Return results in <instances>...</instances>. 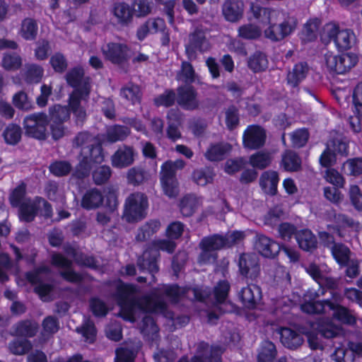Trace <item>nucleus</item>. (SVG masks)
<instances>
[{"instance_id": "nucleus-1", "label": "nucleus", "mask_w": 362, "mask_h": 362, "mask_svg": "<svg viewBox=\"0 0 362 362\" xmlns=\"http://www.w3.org/2000/svg\"><path fill=\"white\" fill-rule=\"evenodd\" d=\"M137 293L136 286L117 282L116 299L120 307L119 314L125 320L130 322H134L142 317L141 332L152 340L157 338L158 328L151 315L160 313L167 318L173 319V313L167 310L164 298L176 303L184 297L200 301L205 300L208 297V292L205 290L197 288H181L175 285H163L155 290L151 296L141 299L137 298Z\"/></svg>"}, {"instance_id": "nucleus-2", "label": "nucleus", "mask_w": 362, "mask_h": 362, "mask_svg": "<svg viewBox=\"0 0 362 362\" xmlns=\"http://www.w3.org/2000/svg\"><path fill=\"white\" fill-rule=\"evenodd\" d=\"M332 294L334 303L329 300H315L317 294L312 291H308L304 295L303 300L300 295L294 293L292 294L291 298L283 297L276 301L274 314L280 317V313L285 314L288 313L291 305H300L301 310L304 313L315 314L332 311L333 317L339 322L347 325L354 324L356 322L355 315L346 308L338 304L341 298L339 296L333 293Z\"/></svg>"}, {"instance_id": "nucleus-3", "label": "nucleus", "mask_w": 362, "mask_h": 362, "mask_svg": "<svg viewBox=\"0 0 362 362\" xmlns=\"http://www.w3.org/2000/svg\"><path fill=\"white\" fill-rule=\"evenodd\" d=\"M254 18L261 23L264 28L265 37L272 41H280L296 29V20L283 11L251 5Z\"/></svg>"}, {"instance_id": "nucleus-4", "label": "nucleus", "mask_w": 362, "mask_h": 362, "mask_svg": "<svg viewBox=\"0 0 362 362\" xmlns=\"http://www.w3.org/2000/svg\"><path fill=\"white\" fill-rule=\"evenodd\" d=\"M74 144L81 148V158L73 176L83 178L89 175L90 170L94 164H100L104 160V154L101 146L86 132L79 133L76 136Z\"/></svg>"}, {"instance_id": "nucleus-5", "label": "nucleus", "mask_w": 362, "mask_h": 362, "mask_svg": "<svg viewBox=\"0 0 362 362\" xmlns=\"http://www.w3.org/2000/svg\"><path fill=\"white\" fill-rule=\"evenodd\" d=\"M184 230L182 223L176 221L170 224L166 230V235L170 240H158L152 243V246L144 251L142 257L139 258L138 264L141 269L147 270L151 274L157 272L156 259L158 251L163 250L171 253L175 248V244L172 240L179 238Z\"/></svg>"}, {"instance_id": "nucleus-6", "label": "nucleus", "mask_w": 362, "mask_h": 362, "mask_svg": "<svg viewBox=\"0 0 362 362\" xmlns=\"http://www.w3.org/2000/svg\"><path fill=\"white\" fill-rule=\"evenodd\" d=\"M25 185L21 183L16 187L10 196V202L13 206H19V218L27 222L34 219L37 213L45 217L52 215L51 206L43 199L36 197L30 199L25 197Z\"/></svg>"}, {"instance_id": "nucleus-7", "label": "nucleus", "mask_w": 362, "mask_h": 362, "mask_svg": "<svg viewBox=\"0 0 362 362\" xmlns=\"http://www.w3.org/2000/svg\"><path fill=\"white\" fill-rule=\"evenodd\" d=\"M83 75V69L78 67L73 69L66 74L68 83L76 88L69 97V105L77 122L86 118V112L81 103L86 100L90 88L88 81L82 80Z\"/></svg>"}, {"instance_id": "nucleus-8", "label": "nucleus", "mask_w": 362, "mask_h": 362, "mask_svg": "<svg viewBox=\"0 0 362 362\" xmlns=\"http://www.w3.org/2000/svg\"><path fill=\"white\" fill-rule=\"evenodd\" d=\"M245 236V232L233 231L228 233L226 237L214 235L204 238L200 243L202 252L198 259L199 263L206 264L214 262L216 258V250L238 243Z\"/></svg>"}, {"instance_id": "nucleus-9", "label": "nucleus", "mask_w": 362, "mask_h": 362, "mask_svg": "<svg viewBox=\"0 0 362 362\" xmlns=\"http://www.w3.org/2000/svg\"><path fill=\"white\" fill-rule=\"evenodd\" d=\"M303 333L306 336L310 349H322L323 344L318 333L325 338H333L342 333L340 325L334 324L329 318H320L309 325V329L303 328Z\"/></svg>"}, {"instance_id": "nucleus-10", "label": "nucleus", "mask_w": 362, "mask_h": 362, "mask_svg": "<svg viewBox=\"0 0 362 362\" xmlns=\"http://www.w3.org/2000/svg\"><path fill=\"white\" fill-rule=\"evenodd\" d=\"M185 165L182 160H177L175 162L166 161L161 166L160 184L164 194L170 198L175 197L179 192L175 173L183 168Z\"/></svg>"}, {"instance_id": "nucleus-11", "label": "nucleus", "mask_w": 362, "mask_h": 362, "mask_svg": "<svg viewBox=\"0 0 362 362\" xmlns=\"http://www.w3.org/2000/svg\"><path fill=\"white\" fill-rule=\"evenodd\" d=\"M321 37L324 41L333 40L339 49H348L356 42V36L352 30H339L338 25L333 23H329L324 26Z\"/></svg>"}, {"instance_id": "nucleus-12", "label": "nucleus", "mask_w": 362, "mask_h": 362, "mask_svg": "<svg viewBox=\"0 0 362 362\" xmlns=\"http://www.w3.org/2000/svg\"><path fill=\"white\" fill-rule=\"evenodd\" d=\"M148 200L141 193L131 194L126 200L124 218L128 222L144 218L147 214Z\"/></svg>"}, {"instance_id": "nucleus-13", "label": "nucleus", "mask_w": 362, "mask_h": 362, "mask_svg": "<svg viewBox=\"0 0 362 362\" xmlns=\"http://www.w3.org/2000/svg\"><path fill=\"white\" fill-rule=\"evenodd\" d=\"M48 122L47 115L42 112L28 115L23 121L25 134L37 139H45Z\"/></svg>"}, {"instance_id": "nucleus-14", "label": "nucleus", "mask_w": 362, "mask_h": 362, "mask_svg": "<svg viewBox=\"0 0 362 362\" xmlns=\"http://www.w3.org/2000/svg\"><path fill=\"white\" fill-rule=\"evenodd\" d=\"M49 276V270L42 267L33 272L27 274V279L35 286V291L43 301H49L52 298V288L49 284L44 282Z\"/></svg>"}, {"instance_id": "nucleus-15", "label": "nucleus", "mask_w": 362, "mask_h": 362, "mask_svg": "<svg viewBox=\"0 0 362 362\" xmlns=\"http://www.w3.org/2000/svg\"><path fill=\"white\" fill-rule=\"evenodd\" d=\"M222 353L223 349L219 346H209L205 342H200L191 361H189L187 357H183L178 362H221Z\"/></svg>"}, {"instance_id": "nucleus-16", "label": "nucleus", "mask_w": 362, "mask_h": 362, "mask_svg": "<svg viewBox=\"0 0 362 362\" xmlns=\"http://www.w3.org/2000/svg\"><path fill=\"white\" fill-rule=\"evenodd\" d=\"M347 154V143L341 139L337 138L327 144V148L322 153L320 162L322 166L327 168L335 163L337 155L346 156Z\"/></svg>"}, {"instance_id": "nucleus-17", "label": "nucleus", "mask_w": 362, "mask_h": 362, "mask_svg": "<svg viewBox=\"0 0 362 362\" xmlns=\"http://www.w3.org/2000/svg\"><path fill=\"white\" fill-rule=\"evenodd\" d=\"M320 241L327 247H329L333 257L336 262L341 266L346 264L350 259V250L343 244L334 243V238L327 232H320L319 233Z\"/></svg>"}, {"instance_id": "nucleus-18", "label": "nucleus", "mask_w": 362, "mask_h": 362, "mask_svg": "<svg viewBox=\"0 0 362 362\" xmlns=\"http://www.w3.org/2000/svg\"><path fill=\"white\" fill-rule=\"evenodd\" d=\"M165 23L163 19L160 18H149L145 23L141 25L137 30V37L143 40L148 35L161 33L165 34L162 38L163 45H168L170 42L169 36L165 31Z\"/></svg>"}, {"instance_id": "nucleus-19", "label": "nucleus", "mask_w": 362, "mask_h": 362, "mask_svg": "<svg viewBox=\"0 0 362 362\" xmlns=\"http://www.w3.org/2000/svg\"><path fill=\"white\" fill-rule=\"evenodd\" d=\"M211 47V44L206 36V33L197 28L190 35L189 45L186 47V53L189 59L196 58L194 50L205 52Z\"/></svg>"}, {"instance_id": "nucleus-20", "label": "nucleus", "mask_w": 362, "mask_h": 362, "mask_svg": "<svg viewBox=\"0 0 362 362\" xmlns=\"http://www.w3.org/2000/svg\"><path fill=\"white\" fill-rule=\"evenodd\" d=\"M305 271L319 284L320 286H325L329 288H336L337 282L335 279L329 277L327 274L329 269L327 265L310 264L305 267Z\"/></svg>"}, {"instance_id": "nucleus-21", "label": "nucleus", "mask_w": 362, "mask_h": 362, "mask_svg": "<svg viewBox=\"0 0 362 362\" xmlns=\"http://www.w3.org/2000/svg\"><path fill=\"white\" fill-rule=\"evenodd\" d=\"M230 284L227 281H221L214 291L215 306L221 313H230L234 310V306L230 302L226 301Z\"/></svg>"}, {"instance_id": "nucleus-22", "label": "nucleus", "mask_w": 362, "mask_h": 362, "mask_svg": "<svg viewBox=\"0 0 362 362\" xmlns=\"http://www.w3.org/2000/svg\"><path fill=\"white\" fill-rule=\"evenodd\" d=\"M265 139V132L261 127L251 125L244 132L243 144L245 148L256 149L264 145Z\"/></svg>"}, {"instance_id": "nucleus-23", "label": "nucleus", "mask_w": 362, "mask_h": 362, "mask_svg": "<svg viewBox=\"0 0 362 362\" xmlns=\"http://www.w3.org/2000/svg\"><path fill=\"white\" fill-rule=\"evenodd\" d=\"M355 115L349 119L350 126L355 132L362 129V82L355 87L353 93Z\"/></svg>"}, {"instance_id": "nucleus-24", "label": "nucleus", "mask_w": 362, "mask_h": 362, "mask_svg": "<svg viewBox=\"0 0 362 362\" xmlns=\"http://www.w3.org/2000/svg\"><path fill=\"white\" fill-rule=\"evenodd\" d=\"M356 356H362V343L349 342L347 347L336 349L332 358L335 362H354Z\"/></svg>"}, {"instance_id": "nucleus-25", "label": "nucleus", "mask_w": 362, "mask_h": 362, "mask_svg": "<svg viewBox=\"0 0 362 362\" xmlns=\"http://www.w3.org/2000/svg\"><path fill=\"white\" fill-rule=\"evenodd\" d=\"M103 56L114 64L123 62L127 56V47L121 43L110 42L101 48Z\"/></svg>"}, {"instance_id": "nucleus-26", "label": "nucleus", "mask_w": 362, "mask_h": 362, "mask_svg": "<svg viewBox=\"0 0 362 362\" xmlns=\"http://www.w3.org/2000/svg\"><path fill=\"white\" fill-rule=\"evenodd\" d=\"M244 3L242 0H226L222 6V13L229 22H237L243 16Z\"/></svg>"}, {"instance_id": "nucleus-27", "label": "nucleus", "mask_w": 362, "mask_h": 362, "mask_svg": "<svg viewBox=\"0 0 362 362\" xmlns=\"http://www.w3.org/2000/svg\"><path fill=\"white\" fill-rule=\"evenodd\" d=\"M255 247L262 256L266 257H274L281 250L279 243L264 235L257 236Z\"/></svg>"}, {"instance_id": "nucleus-28", "label": "nucleus", "mask_w": 362, "mask_h": 362, "mask_svg": "<svg viewBox=\"0 0 362 362\" xmlns=\"http://www.w3.org/2000/svg\"><path fill=\"white\" fill-rule=\"evenodd\" d=\"M123 122L132 126L137 132H141L146 136H155L159 139L163 134V122L160 119H154L151 122V132H147L144 125L136 119L125 118Z\"/></svg>"}, {"instance_id": "nucleus-29", "label": "nucleus", "mask_w": 362, "mask_h": 362, "mask_svg": "<svg viewBox=\"0 0 362 362\" xmlns=\"http://www.w3.org/2000/svg\"><path fill=\"white\" fill-rule=\"evenodd\" d=\"M52 263L62 269V276L71 282H78L81 280V275L74 272L71 269V262L62 255L54 254L52 256Z\"/></svg>"}, {"instance_id": "nucleus-30", "label": "nucleus", "mask_w": 362, "mask_h": 362, "mask_svg": "<svg viewBox=\"0 0 362 362\" xmlns=\"http://www.w3.org/2000/svg\"><path fill=\"white\" fill-rule=\"evenodd\" d=\"M238 296L245 308L253 309L261 298V291L257 286L251 284L243 288Z\"/></svg>"}, {"instance_id": "nucleus-31", "label": "nucleus", "mask_w": 362, "mask_h": 362, "mask_svg": "<svg viewBox=\"0 0 362 362\" xmlns=\"http://www.w3.org/2000/svg\"><path fill=\"white\" fill-rule=\"evenodd\" d=\"M134 152L132 148L123 146L119 148L112 156V165L115 168H123L134 162Z\"/></svg>"}, {"instance_id": "nucleus-32", "label": "nucleus", "mask_w": 362, "mask_h": 362, "mask_svg": "<svg viewBox=\"0 0 362 362\" xmlns=\"http://www.w3.org/2000/svg\"><path fill=\"white\" fill-rule=\"evenodd\" d=\"M282 344L290 349H296L303 342L302 336L296 331L288 328L281 327L278 329Z\"/></svg>"}, {"instance_id": "nucleus-33", "label": "nucleus", "mask_w": 362, "mask_h": 362, "mask_svg": "<svg viewBox=\"0 0 362 362\" xmlns=\"http://www.w3.org/2000/svg\"><path fill=\"white\" fill-rule=\"evenodd\" d=\"M177 103L180 105L187 110H192L197 107L196 94L189 86L180 87L177 90Z\"/></svg>"}, {"instance_id": "nucleus-34", "label": "nucleus", "mask_w": 362, "mask_h": 362, "mask_svg": "<svg viewBox=\"0 0 362 362\" xmlns=\"http://www.w3.org/2000/svg\"><path fill=\"white\" fill-rule=\"evenodd\" d=\"M103 202V197L101 192L95 189L87 190L81 199V206L87 210L98 208Z\"/></svg>"}, {"instance_id": "nucleus-35", "label": "nucleus", "mask_w": 362, "mask_h": 362, "mask_svg": "<svg viewBox=\"0 0 362 362\" xmlns=\"http://www.w3.org/2000/svg\"><path fill=\"white\" fill-rule=\"evenodd\" d=\"M238 266L240 274L245 276L252 278L257 272L256 258L249 254H243L240 257Z\"/></svg>"}, {"instance_id": "nucleus-36", "label": "nucleus", "mask_w": 362, "mask_h": 362, "mask_svg": "<svg viewBox=\"0 0 362 362\" xmlns=\"http://www.w3.org/2000/svg\"><path fill=\"white\" fill-rule=\"evenodd\" d=\"M279 175L275 171H266L261 177L259 184L263 191L269 194H274L277 189Z\"/></svg>"}, {"instance_id": "nucleus-37", "label": "nucleus", "mask_w": 362, "mask_h": 362, "mask_svg": "<svg viewBox=\"0 0 362 362\" xmlns=\"http://www.w3.org/2000/svg\"><path fill=\"white\" fill-rule=\"evenodd\" d=\"M168 137L173 141H176L181 137V133L178 129L181 124V116L177 110H172L168 115Z\"/></svg>"}, {"instance_id": "nucleus-38", "label": "nucleus", "mask_w": 362, "mask_h": 362, "mask_svg": "<svg viewBox=\"0 0 362 362\" xmlns=\"http://www.w3.org/2000/svg\"><path fill=\"white\" fill-rule=\"evenodd\" d=\"M130 133V130L124 126L113 125L107 127L103 142L114 143L124 140Z\"/></svg>"}, {"instance_id": "nucleus-39", "label": "nucleus", "mask_w": 362, "mask_h": 362, "mask_svg": "<svg viewBox=\"0 0 362 362\" xmlns=\"http://www.w3.org/2000/svg\"><path fill=\"white\" fill-rule=\"evenodd\" d=\"M276 346L272 342L263 341L259 349L257 362H279L276 360Z\"/></svg>"}, {"instance_id": "nucleus-40", "label": "nucleus", "mask_w": 362, "mask_h": 362, "mask_svg": "<svg viewBox=\"0 0 362 362\" xmlns=\"http://www.w3.org/2000/svg\"><path fill=\"white\" fill-rule=\"evenodd\" d=\"M296 239L299 247L306 251H310L315 248L317 240L315 235L309 230H301L296 233Z\"/></svg>"}, {"instance_id": "nucleus-41", "label": "nucleus", "mask_w": 362, "mask_h": 362, "mask_svg": "<svg viewBox=\"0 0 362 362\" xmlns=\"http://www.w3.org/2000/svg\"><path fill=\"white\" fill-rule=\"evenodd\" d=\"M230 149L231 146L225 143L211 145L206 151L205 156L212 161L222 160Z\"/></svg>"}, {"instance_id": "nucleus-42", "label": "nucleus", "mask_w": 362, "mask_h": 362, "mask_svg": "<svg viewBox=\"0 0 362 362\" xmlns=\"http://www.w3.org/2000/svg\"><path fill=\"white\" fill-rule=\"evenodd\" d=\"M258 25L248 23L240 26L238 29V35L245 39H256L261 36L264 28L261 23L257 20Z\"/></svg>"}, {"instance_id": "nucleus-43", "label": "nucleus", "mask_w": 362, "mask_h": 362, "mask_svg": "<svg viewBox=\"0 0 362 362\" xmlns=\"http://www.w3.org/2000/svg\"><path fill=\"white\" fill-rule=\"evenodd\" d=\"M308 71V65L305 63H299L294 66L293 70L288 74V83L293 86H296L303 80Z\"/></svg>"}, {"instance_id": "nucleus-44", "label": "nucleus", "mask_w": 362, "mask_h": 362, "mask_svg": "<svg viewBox=\"0 0 362 362\" xmlns=\"http://www.w3.org/2000/svg\"><path fill=\"white\" fill-rule=\"evenodd\" d=\"M301 161L296 153L286 151L282 156L281 165L286 171H297L300 168Z\"/></svg>"}, {"instance_id": "nucleus-45", "label": "nucleus", "mask_w": 362, "mask_h": 362, "mask_svg": "<svg viewBox=\"0 0 362 362\" xmlns=\"http://www.w3.org/2000/svg\"><path fill=\"white\" fill-rule=\"evenodd\" d=\"M112 13L118 23L126 24L129 23L133 15V11L129 6L125 3H117L113 8Z\"/></svg>"}, {"instance_id": "nucleus-46", "label": "nucleus", "mask_w": 362, "mask_h": 362, "mask_svg": "<svg viewBox=\"0 0 362 362\" xmlns=\"http://www.w3.org/2000/svg\"><path fill=\"white\" fill-rule=\"evenodd\" d=\"M358 60L357 54L352 52L339 56L338 74H343L349 71L357 64Z\"/></svg>"}, {"instance_id": "nucleus-47", "label": "nucleus", "mask_w": 362, "mask_h": 362, "mask_svg": "<svg viewBox=\"0 0 362 362\" xmlns=\"http://www.w3.org/2000/svg\"><path fill=\"white\" fill-rule=\"evenodd\" d=\"M248 66L255 72L264 71L268 67L266 55L262 52H256L248 60Z\"/></svg>"}, {"instance_id": "nucleus-48", "label": "nucleus", "mask_w": 362, "mask_h": 362, "mask_svg": "<svg viewBox=\"0 0 362 362\" xmlns=\"http://www.w3.org/2000/svg\"><path fill=\"white\" fill-rule=\"evenodd\" d=\"M160 227V223L157 220H151L144 225L138 231L136 240L143 241L150 238L156 233Z\"/></svg>"}, {"instance_id": "nucleus-49", "label": "nucleus", "mask_w": 362, "mask_h": 362, "mask_svg": "<svg viewBox=\"0 0 362 362\" xmlns=\"http://www.w3.org/2000/svg\"><path fill=\"white\" fill-rule=\"evenodd\" d=\"M320 25L317 18L310 19L303 27L301 38L303 41H312L317 37V32Z\"/></svg>"}, {"instance_id": "nucleus-50", "label": "nucleus", "mask_w": 362, "mask_h": 362, "mask_svg": "<svg viewBox=\"0 0 362 362\" xmlns=\"http://www.w3.org/2000/svg\"><path fill=\"white\" fill-rule=\"evenodd\" d=\"M3 136L6 144H16L21 138V127L16 124H9L4 130Z\"/></svg>"}, {"instance_id": "nucleus-51", "label": "nucleus", "mask_w": 362, "mask_h": 362, "mask_svg": "<svg viewBox=\"0 0 362 362\" xmlns=\"http://www.w3.org/2000/svg\"><path fill=\"white\" fill-rule=\"evenodd\" d=\"M337 225L334 226L339 236H344L342 228H349L351 230H357L359 223L354 222L352 219L346 217L344 215L339 214L335 216ZM335 230V228H334Z\"/></svg>"}, {"instance_id": "nucleus-52", "label": "nucleus", "mask_w": 362, "mask_h": 362, "mask_svg": "<svg viewBox=\"0 0 362 362\" xmlns=\"http://www.w3.org/2000/svg\"><path fill=\"white\" fill-rule=\"evenodd\" d=\"M199 204L198 199L194 195L185 197L180 202V211L184 216H189L193 214Z\"/></svg>"}, {"instance_id": "nucleus-53", "label": "nucleus", "mask_w": 362, "mask_h": 362, "mask_svg": "<svg viewBox=\"0 0 362 362\" xmlns=\"http://www.w3.org/2000/svg\"><path fill=\"white\" fill-rule=\"evenodd\" d=\"M88 343H92L95 337L96 331L93 322L89 319L84 320L82 325L76 329Z\"/></svg>"}, {"instance_id": "nucleus-54", "label": "nucleus", "mask_w": 362, "mask_h": 362, "mask_svg": "<svg viewBox=\"0 0 362 362\" xmlns=\"http://www.w3.org/2000/svg\"><path fill=\"white\" fill-rule=\"evenodd\" d=\"M37 329L35 322L24 321L17 325L14 334L18 336L32 337Z\"/></svg>"}, {"instance_id": "nucleus-55", "label": "nucleus", "mask_w": 362, "mask_h": 362, "mask_svg": "<svg viewBox=\"0 0 362 362\" xmlns=\"http://www.w3.org/2000/svg\"><path fill=\"white\" fill-rule=\"evenodd\" d=\"M51 120L64 122L69 118V110L66 106L56 105L49 108Z\"/></svg>"}, {"instance_id": "nucleus-56", "label": "nucleus", "mask_w": 362, "mask_h": 362, "mask_svg": "<svg viewBox=\"0 0 362 362\" xmlns=\"http://www.w3.org/2000/svg\"><path fill=\"white\" fill-rule=\"evenodd\" d=\"M36 23L30 18L25 19L22 23L21 35L25 40H33L37 33Z\"/></svg>"}, {"instance_id": "nucleus-57", "label": "nucleus", "mask_w": 362, "mask_h": 362, "mask_svg": "<svg viewBox=\"0 0 362 362\" xmlns=\"http://www.w3.org/2000/svg\"><path fill=\"white\" fill-rule=\"evenodd\" d=\"M121 95L127 100L131 101L132 104H135L140 100V88L138 86L129 84L122 89Z\"/></svg>"}, {"instance_id": "nucleus-58", "label": "nucleus", "mask_w": 362, "mask_h": 362, "mask_svg": "<svg viewBox=\"0 0 362 362\" xmlns=\"http://www.w3.org/2000/svg\"><path fill=\"white\" fill-rule=\"evenodd\" d=\"M31 348L27 339H15L8 345L9 351L15 355H23Z\"/></svg>"}, {"instance_id": "nucleus-59", "label": "nucleus", "mask_w": 362, "mask_h": 362, "mask_svg": "<svg viewBox=\"0 0 362 362\" xmlns=\"http://www.w3.org/2000/svg\"><path fill=\"white\" fill-rule=\"evenodd\" d=\"M339 57L331 52H327L324 55L322 66L327 71L338 74Z\"/></svg>"}, {"instance_id": "nucleus-60", "label": "nucleus", "mask_w": 362, "mask_h": 362, "mask_svg": "<svg viewBox=\"0 0 362 362\" xmlns=\"http://www.w3.org/2000/svg\"><path fill=\"white\" fill-rule=\"evenodd\" d=\"M66 252L68 257L74 259L79 264L93 268L96 267L95 259L93 257L79 255L78 252L73 247L67 249Z\"/></svg>"}, {"instance_id": "nucleus-61", "label": "nucleus", "mask_w": 362, "mask_h": 362, "mask_svg": "<svg viewBox=\"0 0 362 362\" xmlns=\"http://www.w3.org/2000/svg\"><path fill=\"white\" fill-rule=\"evenodd\" d=\"M271 160V156L269 153L258 152L251 156L250 163L253 167L262 169L269 165Z\"/></svg>"}, {"instance_id": "nucleus-62", "label": "nucleus", "mask_w": 362, "mask_h": 362, "mask_svg": "<svg viewBox=\"0 0 362 362\" xmlns=\"http://www.w3.org/2000/svg\"><path fill=\"white\" fill-rule=\"evenodd\" d=\"M214 174L209 168L204 170H197L193 173V180L201 186H204L207 183L211 182L213 180Z\"/></svg>"}, {"instance_id": "nucleus-63", "label": "nucleus", "mask_w": 362, "mask_h": 362, "mask_svg": "<svg viewBox=\"0 0 362 362\" xmlns=\"http://www.w3.org/2000/svg\"><path fill=\"white\" fill-rule=\"evenodd\" d=\"M325 180L337 187H343L345 181L342 175L336 170L328 168L325 173Z\"/></svg>"}, {"instance_id": "nucleus-64", "label": "nucleus", "mask_w": 362, "mask_h": 362, "mask_svg": "<svg viewBox=\"0 0 362 362\" xmlns=\"http://www.w3.org/2000/svg\"><path fill=\"white\" fill-rule=\"evenodd\" d=\"M135 356L134 349L120 347L116 350L115 362H134Z\"/></svg>"}]
</instances>
